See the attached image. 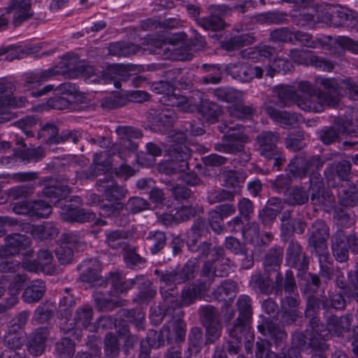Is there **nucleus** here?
Listing matches in <instances>:
<instances>
[{
    "label": "nucleus",
    "instance_id": "obj_52",
    "mask_svg": "<svg viewBox=\"0 0 358 358\" xmlns=\"http://www.w3.org/2000/svg\"><path fill=\"white\" fill-rule=\"evenodd\" d=\"M250 283L256 291L264 294H269L273 290L270 279L260 273L252 275Z\"/></svg>",
    "mask_w": 358,
    "mask_h": 358
},
{
    "label": "nucleus",
    "instance_id": "obj_47",
    "mask_svg": "<svg viewBox=\"0 0 358 358\" xmlns=\"http://www.w3.org/2000/svg\"><path fill=\"white\" fill-rule=\"evenodd\" d=\"M138 50V48L136 45L124 42L113 43L108 47L110 55L124 57L135 55Z\"/></svg>",
    "mask_w": 358,
    "mask_h": 358
},
{
    "label": "nucleus",
    "instance_id": "obj_30",
    "mask_svg": "<svg viewBox=\"0 0 358 358\" xmlns=\"http://www.w3.org/2000/svg\"><path fill=\"white\" fill-rule=\"evenodd\" d=\"M282 209L281 200L271 198L268 206L259 211L258 218L264 227H271Z\"/></svg>",
    "mask_w": 358,
    "mask_h": 358
},
{
    "label": "nucleus",
    "instance_id": "obj_56",
    "mask_svg": "<svg viewBox=\"0 0 358 358\" xmlns=\"http://www.w3.org/2000/svg\"><path fill=\"white\" fill-rule=\"evenodd\" d=\"M160 101L164 105L180 108L183 110H187V108H188V106H186L187 96L176 93L175 89L169 95L162 96L160 98Z\"/></svg>",
    "mask_w": 358,
    "mask_h": 358
},
{
    "label": "nucleus",
    "instance_id": "obj_49",
    "mask_svg": "<svg viewBox=\"0 0 358 358\" xmlns=\"http://www.w3.org/2000/svg\"><path fill=\"white\" fill-rule=\"evenodd\" d=\"M198 110L209 124L216 122L221 113L220 106L211 101L204 102L201 104Z\"/></svg>",
    "mask_w": 358,
    "mask_h": 358
},
{
    "label": "nucleus",
    "instance_id": "obj_3",
    "mask_svg": "<svg viewBox=\"0 0 358 358\" xmlns=\"http://www.w3.org/2000/svg\"><path fill=\"white\" fill-rule=\"evenodd\" d=\"M315 321L312 322L315 330L310 334L308 345L311 348L328 350L329 345L326 343L328 340L333 336L341 337L343 333L348 331L352 321V315L346 314L341 317L331 315L327 319L325 326Z\"/></svg>",
    "mask_w": 358,
    "mask_h": 358
},
{
    "label": "nucleus",
    "instance_id": "obj_61",
    "mask_svg": "<svg viewBox=\"0 0 358 358\" xmlns=\"http://www.w3.org/2000/svg\"><path fill=\"white\" fill-rule=\"evenodd\" d=\"M282 259V250L280 248H272L266 255L264 264L266 270L270 271L279 268Z\"/></svg>",
    "mask_w": 358,
    "mask_h": 358
},
{
    "label": "nucleus",
    "instance_id": "obj_8",
    "mask_svg": "<svg viewBox=\"0 0 358 358\" xmlns=\"http://www.w3.org/2000/svg\"><path fill=\"white\" fill-rule=\"evenodd\" d=\"M236 307L238 317L231 327H227V332L232 338L229 348L232 352H236L238 347V339L248 332L252 315L251 298L248 295L241 294L236 301Z\"/></svg>",
    "mask_w": 358,
    "mask_h": 358
},
{
    "label": "nucleus",
    "instance_id": "obj_17",
    "mask_svg": "<svg viewBox=\"0 0 358 358\" xmlns=\"http://www.w3.org/2000/svg\"><path fill=\"white\" fill-rule=\"evenodd\" d=\"M280 136L279 133L272 131H263L256 138V147L259 155L268 158L278 153L281 148L278 146Z\"/></svg>",
    "mask_w": 358,
    "mask_h": 358
},
{
    "label": "nucleus",
    "instance_id": "obj_32",
    "mask_svg": "<svg viewBox=\"0 0 358 358\" xmlns=\"http://www.w3.org/2000/svg\"><path fill=\"white\" fill-rule=\"evenodd\" d=\"M80 278L83 282H93L98 279L101 265L96 259L83 260L78 266Z\"/></svg>",
    "mask_w": 358,
    "mask_h": 358
},
{
    "label": "nucleus",
    "instance_id": "obj_22",
    "mask_svg": "<svg viewBox=\"0 0 358 358\" xmlns=\"http://www.w3.org/2000/svg\"><path fill=\"white\" fill-rule=\"evenodd\" d=\"M49 336L47 327H41L36 329L29 336L27 348L30 355L34 357L41 355L46 348V341Z\"/></svg>",
    "mask_w": 358,
    "mask_h": 358
},
{
    "label": "nucleus",
    "instance_id": "obj_20",
    "mask_svg": "<svg viewBox=\"0 0 358 358\" xmlns=\"http://www.w3.org/2000/svg\"><path fill=\"white\" fill-rule=\"evenodd\" d=\"M286 262L292 268L299 271H304L308 267L309 260L308 257L303 253L301 245L294 241L289 243L286 251Z\"/></svg>",
    "mask_w": 358,
    "mask_h": 358
},
{
    "label": "nucleus",
    "instance_id": "obj_1",
    "mask_svg": "<svg viewBox=\"0 0 358 358\" xmlns=\"http://www.w3.org/2000/svg\"><path fill=\"white\" fill-rule=\"evenodd\" d=\"M218 257L214 261L206 262L203 266L201 277L196 282L186 285L182 289L180 299L174 296V294H170V299L166 301V311L169 314H176L177 319L175 321L169 322L171 327L178 320L183 321L181 317H183V311L181 310L182 306H188L193 304L198 299H201L204 294L209 289L214 278L223 277L229 273V265H225L228 259L222 257L223 250L217 248L215 250Z\"/></svg>",
    "mask_w": 358,
    "mask_h": 358
},
{
    "label": "nucleus",
    "instance_id": "obj_64",
    "mask_svg": "<svg viewBox=\"0 0 358 358\" xmlns=\"http://www.w3.org/2000/svg\"><path fill=\"white\" fill-rule=\"evenodd\" d=\"M200 318L204 326L220 322L218 311L212 306L201 307Z\"/></svg>",
    "mask_w": 358,
    "mask_h": 358
},
{
    "label": "nucleus",
    "instance_id": "obj_63",
    "mask_svg": "<svg viewBox=\"0 0 358 358\" xmlns=\"http://www.w3.org/2000/svg\"><path fill=\"white\" fill-rule=\"evenodd\" d=\"M281 221V237L283 240L290 237L294 233V224H296V219H293L291 217L290 210H285L280 217Z\"/></svg>",
    "mask_w": 358,
    "mask_h": 358
},
{
    "label": "nucleus",
    "instance_id": "obj_25",
    "mask_svg": "<svg viewBox=\"0 0 358 358\" xmlns=\"http://www.w3.org/2000/svg\"><path fill=\"white\" fill-rule=\"evenodd\" d=\"M329 227L322 220H318L312 225V232L309 236V244L315 250H324L326 241L329 236Z\"/></svg>",
    "mask_w": 358,
    "mask_h": 358
},
{
    "label": "nucleus",
    "instance_id": "obj_58",
    "mask_svg": "<svg viewBox=\"0 0 358 358\" xmlns=\"http://www.w3.org/2000/svg\"><path fill=\"white\" fill-rule=\"evenodd\" d=\"M333 218L337 226L341 228H348L355 222L353 215L343 208L334 209Z\"/></svg>",
    "mask_w": 358,
    "mask_h": 358
},
{
    "label": "nucleus",
    "instance_id": "obj_53",
    "mask_svg": "<svg viewBox=\"0 0 358 358\" xmlns=\"http://www.w3.org/2000/svg\"><path fill=\"white\" fill-rule=\"evenodd\" d=\"M55 353L59 358H73L75 353V343L71 338L64 337L55 343Z\"/></svg>",
    "mask_w": 358,
    "mask_h": 358
},
{
    "label": "nucleus",
    "instance_id": "obj_19",
    "mask_svg": "<svg viewBox=\"0 0 358 358\" xmlns=\"http://www.w3.org/2000/svg\"><path fill=\"white\" fill-rule=\"evenodd\" d=\"M217 129L224 134L222 138V141L241 146H243L242 144L248 141V136L245 132V128L243 124L222 122L217 126Z\"/></svg>",
    "mask_w": 358,
    "mask_h": 358
},
{
    "label": "nucleus",
    "instance_id": "obj_2",
    "mask_svg": "<svg viewBox=\"0 0 358 358\" xmlns=\"http://www.w3.org/2000/svg\"><path fill=\"white\" fill-rule=\"evenodd\" d=\"M91 68L86 66L76 55L67 53L53 66L48 69H37L27 74L24 88L30 91L31 97L43 96L53 90L54 85H48L41 90H36L43 83L56 76H62L65 78H76L89 73Z\"/></svg>",
    "mask_w": 358,
    "mask_h": 358
},
{
    "label": "nucleus",
    "instance_id": "obj_6",
    "mask_svg": "<svg viewBox=\"0 0 358 358\" xmlns=\"http://www.w3.org/2000/svg\"><path fill=\"white\" fill-rule=\"evenodd\" d=\"M297 89L303 94L299 95L298 107L306 112L321 113L325 106L335 107L336 99L328 96L320 90H316L308 81H300Z\"/></svg>",
    "mask_w": 358,
    "mask_h": 358
},
{
    "label": "nucleus",
    "instance_id": "obj_26",
    "mask_svg": "<svg viewBox=\"0 0 358 358\" xmlns=\"http://www.w3.org/2000/svg\"><path fill=\"white\" fill-rule=\"evenodd\" d=\"M97 185L103 189L106 199L108 201L120 200L124 197L126 189L117 184L111 177L104 176L97 180Z\"/></svg>",
    "mask_w": 358,
    "mask_h": 358
},
{
    "label": "nucleus",
    "instance_id": "obj_5",
    "mask_svg": "<svg viewBox=\"0 0 358 358\" xmlns=\"http://www.w3.org/2000/svg\"><path fill=\"white\" fill-rule=\"evenodd\" d=\"M185 336L186 324L180 320L173 328L170 324H165L159 334L154 330L149 331L146 338L141 342L139 358H150V349L159 348L164 345L165 341L168 343L173 341L179 343L185 341Z\"/></svg>",
    "mask_w": 358,
    "mask_h": 358
},
{
    "label": "nucleus",
    "instance_id": "obj_60",
    "mask_svg": "<svg viewBox=\"0 0 358 358\" xmlns=\"http://www.w3.org/2000/svg\"><path fill=\"white\" fill-rule=\"evenodd\" d=\"M120 313L122 317L131 323H134L138 329H143L145 315L141 310L138 309H122Z\"/></svg>",
    "mask_w": 358,
    "mask_h": 358
},
{
    "label": "nucleus",
    "instance_id": "obj_48",
    "mask_svg": "<svg viewBox=\"0 0 358 358\" xmlns=\"http://www.w3.org/2000/svg\"><path fill=\"white\" fill-rule=\"evenodd\" d=\"M92 318V308L88 305H85L77 308L73 320L78 328L87 329L90 327Z\"/></svg>",
    "mask_w": 358,
    "mask_h": 358
},
{
    "label": "nucleus",
    "instance_id": "obj_43",
    "mask_svg": "<svg viewBox=\"0 0 358 358\" xmlns=\"http://www.w3.org/2000/svg\"><path fill=\"white\" fill-rule=\"evenodd\" d=\"M275 93L278 99V104L281 107H289L294 104L298 106L299 94L295 90L288 85H281L276 88Z\"/></svg>",
    "mask_w": 358,
    "mask_h": 358
},
{
    "label": "nucleus",
    "instance_id": "obj_46",
    "mask_svg": "<svg viewBox=\"0 0 358 358\" xmlns=\"http://www.w3.org/2000/svg\"><path fill=\"white\" fill-rule=\"evenodd\" d=\"M199 236L190 233L187 234V246L189 251L192 252H198V257H206L210 250V243L203 241L198 245V238Z\"/></svg>",
    "mask_w": 358,
    "mask_h": 358
},
{
    "label": "nucleus",
    "instance_id": "obj_15",
    "mask_svg": "<svg viewBox=\"0 0 358 358\" xmlns=\"http://www.w3.org/2000/svg\"><path fill=\"white\" fill-rule=\"evenodd\" d=\"M58 132L54 124L47 123L40 131L39 136L48 144H59L66 141L77 143L81 137V134L78 131L64 130L60 134Z\"/></svg>",
    "mask_w": 358,
    "mask_h": 358
},
{
    "label": "nucleus",
    "instance_id": "obj_4",
    "mask_svg": "<svg viewBox=\"0 0 358 358\" xmlns=\"http://www.w3.org/2000/svg\"><path fill=\"white\" fill-rule=\"evenodd\" d=\"M172 144L169 149L170 159L159 164V170L166 175H173L189 169L188 159L192 155L191 150L185 145V132L175 131L170 136Z\"/></svg>",
    "mask_w": 358,
    "mask_h": 358
},
{
    "label": "nucleus",
    "instance_id": "obj_39",
    "mask_svg": "<svg viewBox=\"0 0 358 358\" xmlns=\"http://www.w3.org/2000/svg\"><path fill=\"white\" fill-rule=\"evenodd\" d=\"M46 289L45 284L42 280H33L24 289L22 299L25 303H33L39 301Z\"/></svg>",
    "mask_w": 358,
    "mask_h": 358
},
{
    "label": "nucleus",
    "instance_id": "obj_14",
    "mask_svg": "<svg viewBox=\"0 0 358 358\" xmlns=\"http://www.w3.org/2000/svg\"><path fill=\"white\" fill-rule=\"evenodd\" d=\"M324 161L319 156H313L308 159L306 160L302 157H294L288 164L289 171L294 178H303L306 177L309 171L313 172L311 177H314L316 173L319 174L315 171H318L324 165Z\"/></svg>",
    "mask_w": 358,
    "mask_h": 358
},
{
    "label": "nucleus",
    "instance_id": "obj_11",
    "mask_svg": "<svg viewBox=\"0 0 358 358\" xmlns=\"http://www.w3.org/2000/svg\"><path fill=\"white\" fill-rule=\"evenodd\" d=\"M331 249L336 259L344 262L348 259L349 250L358 253V238L355 234L347 235L341 229H338L331 238Z\"/></svg>",
    "mask_w": 358,
    "mask_h": 358
},
{
    "label": "nucleus",
    "instance_id": "obj_55",
    "mask_svg": "<svg viewBox=\"0 0 358 358\" xmlns=\"http://www.w3.org/2000/svg\"><path fill=\"white\" fill-rule=\"evenodd\" d=\"M24 333L10 331L8 329L7 334L4 336L3 344L9 350H18L24 345Z\"/></svg>",
    "mask_w": 358,
    "mask_h": 358
},
{
    "label": "nucleus",
    "instance_id": "obj_59",
    "mask_svg": "<svg viewBox=\"0 0 358 358\" xmlns=\"http://www.w3.org/2000/svg\"><path fill=\"white\" fill-rule=\"evenodd\" d=\"M120 343L113 333H107L104 338V353L108 358H115L120 353Z\"/></svg>",
    "mask_w": 358,
    "mask_h": 358
},
{
    "label": "nucleus",
    "instance_id": "obj_45",
    "mask_svg": "<svg viewBox=\"0 0 358 358\" xmlns=\"http://www.w3.org/2000/svg\"><path fill=\"white\" fill-rule=\"evenodd\" d=\"M0 256V284H6L10 280L9 274L15 273L19 267L20 262L17 260Z\"/></svg>",
    "mask_w": 358,
    "mask_h": 358
},
{
    "label": "nucleus",
    "instance_id": "obj_24",
    "mask_svg": "<svg viewBox=\"0 0 358 358\" xmlns=\"http://www.w3.org/2000/svg\"><path fill=\"white\" fill-rule=\"evenodd\" d=\"M139 278H142V276L137 275L134 278L126 279L120 273H110L109 277L107 278V280L111 286L110 291L111 295L119 296L127 294Z\"/></svg>",
    "mask_w": 358,
    "mask_h": 358
},
{
    "label": "nucleus",
    "instance_id": "obj_12",
    "mask_svg": "<svg viewBox=\"0 0 358 358\" xmlns=\"http://www.w3.org/2000/svg\"><path fill=\"white\" fill-rule=\"evenodd\" d=\"M31 241L29 237L20 234H11L5 238V244L0 246L1 257H11L21 254L31 257L33 250L30 249Z\"/></svg>",
    "mask_w": 358,
    "mask_h": 358
},
{
    "label": "nucleus",
    "instance_id": "obj_51",
    "mask_svg": "<svg viewBox=\"0 0 358 358\" xmlns=\"http://www.w3.org/2000/svg\"><path fill=\"white\" fill-rule=\"evenodd\" d=\"M254 38L248 34H241L234 36L222 43V48L227 51H232L242 46L251 44Z\"/></svg>",
    "mask_w": 358,
    "mask_h": 358
},
{
    "label": "nucleus",
    "instance_id": "obj_35",
    "mask_svg": "<svg viewBox=\"0 0 358 358\" xmlns=\"http://www.w3.org/2000/svg\"><path fill=\"white\" fill-rule=\"evenodd\" d=\"M107 156L108 154L106 151L95 152L93 159L94 166H91L86 170L77 171L76 174V178L80 180L93 179L97 176L96 173L97 166L106 167L109 164Z\"/></svg>",
    "mask_w": 358,
    "mask_h": 358
},
{
    "label": "nucleus",
    "instance_id": "obj_36",
    "mask_svg": "<svg viewBox=\"0 0 358 358\" xmlns=\"http://www.w3.org/2000/svg\"><path fill=\"white\" fill-rule=\"evenodd\" d=\"M117 134L121 140V144L128 148L131 151L137 150L138 145L132 141V139L141 138L142 133L141 130L128 126H119L115 129Z\"/></svg>",
    "mask_w": 358,
    "mask_h": 358
},
{
    "label": "nucleus",
    "instance_id": "obj_34",
    "mask_svg": "<svg viewBox=\"0 0 358 358\" xmlns=\"http://www.w3.org/2000/svg\"><path fill=\"white\" fill-rule=\"evenodd\" d=\"M332 24L336 27L355 28L358 23L356 14L351 10L339 8L334 11L331 17Z\"/></svg>",
    "mask_w": 358,
    "mask_h": 358
},
{
    "label": "nucleus",
    "instance_id": "obj_50",
    "mask_svg": "<svg viewBox=\"0 0 358 358\" xmlns=\"http://www.w3.org/2000/svg\"><path fill=\"white\" fill-rule=\"evenodd\" d=\"M254 38L248 34H241L234 36L222 43V48L227 51H232L242 46L251 44Z\"/></svg>",
    "mask_w": 358,
    "mask_h": 358
},
{
    "label": "nucleus",
    "instance_id": "obj_29",
    "mask_svg": "<svg viewBox=\"0 0 358 358\" xmlns=\"http://www.w3.org/2000/svg\"><path fill=\"white\" fill-rule=\"evenodd\" d=\"M283 290L285 294H292L298 292L294 273L291 270L286 271L285 280H283L282 275L280 273H278L275 277L273 284L275 294L282 296Z\"/></svg>",
    "mask_w": 358,
    "mask_h": 358
},
{
    "label": "nucleus",
    "instance_id": "obj_42",
    "mask_svg": "<svg viewBox=\"0 0 358 358\" xmlns=\"http://www.w3.org/2000/svg\"><path fill=\"white\" fill-rule=\"evenodd\" d=\"M52 178L45 185L44 188L41 192V194L50 199L51 202L52 199H59L66 196L71 192V189L67 185H58L56 184Z\"/></svg>",
    "mask_w": 358,
    "mask_h": 358
},
{
    "label": "nucleus",
    "instance_id": "obj_10",
    "mask_svg": "<svg viewBox=\"0 0 358 358\" xmlns=\"http://www.w3.org/2000/svg\"><path fill=\"white\" fill-rule=\"evenodd\" d=\"M101 78L98 82L108 84L113 83L115 88L121 87V83H129L134 87H141L146 83V79L141 76H131L129 72L122 66H113L102 71Z\"/></svg>",
    "mask_w": 358,
    "mask_h": 358
},
{
    "label": "nucleus",
    "instance_id": "obj_31",
    "mask_svg": "<svg viewBox=\"0 0 358 358\" xmlns=\"http://www.w3.org/2000/svg\"><path fill=\"white\" fill-rule=\"evenodd\" d=\"M351 164L347 160H342L338 163H332L324 170V176L329 185H333L331 180L338 177L342 180L348 181V176L350 174Z\"/></svg>",
    "mask_w": 358,
    "mask_h": 358
},
{
    "label": "nucleus",
    "instance_id": "obj_62",
    "mask_svg": "<svg viewBox=\"0 0 358 358\" xmlns=\"http://www.w3.org/2000/svg\"><path fill=\"white\" fill-rule=\"evenodd\" d=\"M18 156L24 162H37L44 157L45 153L43 149L38 146L22 150L19 152Z\"/></svg>",
    "mask_w": 358,
    "mask_h": 358
},
{
    "label": "nucleus",
    "instance_id": "obj_37",
    "mask_svg": "<svg viewBox=\"0 0 358 358\" xmlns=\"http://www.w3.org/2000/svg\"><path fill=\"white\" fill-rule=\"evenodd\" d=\"M339 203L343 206H354L358 203L357 187L348 181H345L337 188Z\"/></svg>",
    "mask_w": 358,
    "mask_h": 358
},
{
    "label": "nucleus",
    "instance_id": "obj_16",
    "mask_svg": "<svg viewBox=\"0 0 358 358\" xmlns=\"http://www.w3.org/2000/svg\"><path fill=\"white\" fill-rule=\"evenodd\" d=\"M281 322L285 324H292L302 317V313L299 310L301 299L298 292L292 294H286L281 299Z\"/></svg>",
    "mask_w": 358,
    "mask_h": 358
},
{
    "label": "nucleus",
    "instance_id": "obj_54",
    "mask_svg": "<svg viewBox=\"0 0 358 358\" xmlns=\"http://www.w3.org/2000/svg\"><path fill=\"white\" fill-rule=\"evenodd\" d=\"M293 68V65L288 59L278 57L270 62L266 75L267 76L273 77L275 73H282L285 74L291 71Z\"/></svg>",
    "mask_w": 358,
    "mask_h": 358
},
{
    "label": "nucleus",
    "instance_id": "obj_7",
    "mask_svg": "<svg viewBox=\"0 0 358 358\" xmlns=\"http://www.w3.org/2000/svg\"><path fill=\"white\" fill-rule=\"evenodd\" d=\"M197 270L198 266L192 261H188L181 269L177 268L164 272L156 269L155 273L158 275L160 282L163 284L160 287V293L164 302L166 303L170 299L171 293L174 294L177 284L193 279Z\"/></svg>",
    "mask_w": 358,
    "mask_h": 358
},
{
    "label": "nucleus",
    "instance_id": "obj_40",
    "mask_svg": "<svg viewBox=\"0 0 358 358\" xmlns=\"http://www.w3.org/2000/svg\"><path fill=\"white\" fill-rule=\"evenodd\" d=\"M106 243L113 249H124L125 240L129 238V231L122 229H107L104 232Z\"/></svg>",
    "mask_w": 358,
    "mask_h": 358
},
{
    "label": "nucleus",
    "instance_id": "obj_38",
    "mask_svg": "<svg viewBox=\"0 0 358 358\" xmlns=\"http://www.w3.org/2000/svg\"><path fill=\"white\" fill-rule=\"evenodd\" d=\"M145 245L152 255L161 252L166 245L165 232L160 230L150 231L145 238Z\"/></svg>",
    "mask_w": 358,
    "mask_h": 358
},
{
    "label": "nucleus",
    "instance_id": "obj_44",
    "mask_svg": "<svg viewBox=\"0 0 358 358\" xmlns=\"http://www.w3.org/2000/svg\"><path fill=\"white\" fill-rule=\"evenodd\" d=\"M237 284L231 280H227L214 289L213 297L218 301H226L232 299L236 294Z\"/></svg>",
    "mask_w": 358,
    "mask_h": 358
},
{
    "label": "nucleus",
    "instance_id": "obj_57",
    "mask_svg": "<svg viewBox=\"0 0 358 358\" xmlns=\"http://www.w3.org/2000/svg\"><path fill=\"white\" fill-rule=\"evenodd\" d=\"M309 194L306 189L294 187L290 189L287 196V201L290 205H302L308 201Z\"/></svg>",
    "mask_w": 358,
    "mask_h": 358
},
{
    "label": "nucleus",
    "instance_id": "obj_9",
    "mask_svg": "<svg viewBox=\"0 0 358 358\" xmlns=\"http://www.w3.org/2000/svg\"><path fill=\"white\" fill-rule=\"evenodd\" d=\"M14 85L6 79H0V123L9 121L14 114L8 111L10 108L26 106L28 101L24 96H14Z\"/></svg>",
    "mask_w": 358,
    "mask_h": 358
},
{
    "label": "nucleus",
    "instance_id": "obj_33",
    "mask_svg": "<svg viewBox=\"0 0 358 358\" xmlns=\"http://www.w3.org/2000/svg\"><path fill=\"white\" fill-rule=\"evenodd\" d=\"M257 329L263 335H268L273 339L275 346L280 348V352H282V349H283L282 346L287 338V334L283 329L271 321L267 322L265 324L259 325ZM284 350H287V349L284 348Z\"/></svg>",
    "mask_w": 358,
    "mask_h": 358
},
{
    "label": "nucleus",
    "instance_id": "obj_21",
    "mask_svg": "<svg viewBox=\"0 0 358 358\" xmlns=\"http://www.w3.org/2000/svg\"><path fill=\"white\" fill-rule=\"evenodd\" d=\"M265 111L273 121L284 127L299 124L303 120L299 113L280 110L271 104L265 106Z\"/></svg>",
    "mask_w": 358,
    "mask_h": 358
},
{
    "label": "nucleus",
    "instance_id": "obj_28",
    "mask_svg": "<svg viewBox=\"0 0 358 358\" xmlns=\"http://www.w3.org/2000/svg\"><path fill=\"white\" fill-rule=\"evenodd\" d=\"M62 220L69 222H88L95 219V214L84 208H73L67 206L61 213Z\"/></svg>",
    "mask_w": 358,
    "mask_h": 358
},
{
    "label": "nucleus",
    "instance_id": "obj_13",
    "mask_svg": "<svg viewBox=\"0 0 358 358\" xmlns=\"http://www.w3.org/2000/svg\"><path fill=\"white\" fill-rule=\"evenodd\" d=\"M224 70L228 76L241 83H248L254 78H261L264 72L261 66H252L242 61L226 64Z\"/></svg>",
    "mask_w": 358,
    "mask_h": 358
},
{
    "label": "nucleus",
    "instance_id": "obj_23",
    "mask_svg": "<svg viewBox=\"0 0 358 358\" xmlns=\"http://www.w3.org/2000/svg\"><path fill=\"white\" fill-rule=\"evenodd\" d=\"M31 0H10L6 8L8 13H13V20L15 26H20L33 15L31 12Z\"/></svg>",
    "mask_w": 358,
    "mask_h": 358
},
{
    "label": "nucleus",
    "instance_id": "obj_18",
    "mask_svg": "<svg viewBox=\"0 0 358 358\" xmlns=\"http://www.w3.org/2000/svg\"><path fill=\"white\" fill-rule=\"evenodd\" d=\"M310 182L311 196L310 199L315 205L331 206L334 203V197L332 194L324 189V183L320 174H315L314 177L309 179Z\"/></svg>",
    "mask_w": 358,
    "mask_h": 358
},
{
    "label": "nucleus",
    "instance_id": "obj_41",
    "mask_svg": "<svg viewBox=\"0 0 358 358\" xmlns=\"http://www.w3.org/2000/svg\"><path fill=\"white\" fill-rule=\"evenodd\" d=\"M321 305L322 306V300L313 295L308 296L305 310V315L306 317L310 319L307 329L309 336L312 332H313V330H315V327H313L312 322H313V320H316L315 322H317V323L320 322L317 315L320 313Z\"/></svg>",
    "mask_w": 358,
    "mask_h": 358
},
{
    "label": "nucleus",
    "instance_id": "obj_27",
    "mask_svg": "<svg viewBox=\"0 0 358 358\" xmlns=\"http://www.w3.org/2000/svg\"><path fill=\"white\" fill-rule=\"evenodd\" d=\"M23 230L29 232L34 238L39 240L53 238L59 233L58 229L51 222L38 225L27 223L23 227Z\"/></svg>",
    "mask_w": 358,
    "mask_h": 358
}]
</instances>
